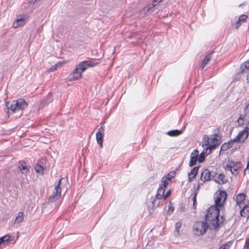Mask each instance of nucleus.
Returning a JSON list of instances; mask_svg holds the SVG:
<instances>
[{
	"label": "nucleus",
	"mask_w": 249,
	"mask_h": 249,
	"mask_svg": "<svg viewBox=\"0 0 249 249\" xmlns=\"http://www.w3.org/2000/svg\"><path fill=\"white\" fill-rule=\"evenodd\" d=\"M225 219L222 215L219 218V209L217 206H211L207 210L205 220L211 230H215L223 224Z\"/></svg>",
	"instance_id": "f257e3e1"
},
{
	"label": "nucleus",
	"mask_w": 249,
	"mask_h": 249,
	"mask_svg": "<svg viewBox=\"0 0 249 249\" xmlns=\"http://www.w3.org/2000/svg\"><path fill=\"white\" fill-rule=\"evenodd\" d=\"M28 103L23 99L19 98L17 100L9 101L6 103L5 106L7 108V114L16 113L19 110H23L27 107Z\"/></svg>",
	"instance_id": "f03ea898"
},
{
	"label": "nucleus",
	"mask_w": 249,
	"mask_h": 249,
	"mask_svg": "<svg viewBox=\"0 0 249 249\" xmlns=\"http://www.w3.org/2000/svg\"><path fill=\"white\" fill-rule=\"evenodd\" d=\"M98 62L89 60L83 61L79 63L73 71V77L74 79H79L82 76V73L87 69L93 67L98 64Z\"/></svg>",
	"instance_id": "7ed1b4c3"
},
{
	"label": "nucleus",
	"mask_w": 249,
	"mask_h": 249,
	"mask_svg": "<svg viewBox=\"0 0 249 249\" xmlns=\"http://www.w3.org/2000/svg\"><path fill=\"white\" fill-rule=\"evenodd\" d=\"M221 138L217 134L211 135L210 137L205 135L204 136V143L203 146H207L205 148L206 151H208V153H210L211 151L217 147L221 143Z\"/></svg>",
	"instance_id": "20e7f679"
},
{
	"label": "nucleus",
	"mask_w": 249,
	"mask_h": 249,
	"mask_svg": "<svg viewBox=\"0 0 249 249\" xmlns=\"http://www.w3.org/2000/svg\"><path fill=\"white\" fill-rule=\"evenodd\" d=\"M209 226L207 222L204 221L196 222L194 226L193 232L197 236L204 234Z\"/></svg>",
	"instance_id": "39448f33"
},
{
	"label": "nucleus",
	"mask_w": 249,
	"mask_h": 249,
	"mask_svg": "<svg viewBox=\"0 0 249 249\" xmlns=\"http://www.w3.org/2000/svg\"><path fill=\"white\" fill-rule=\"evenodd\" d=\"M242 164L240 162H234L232 160H229V162L224 165V168L226 171H231V174L237 176L238 170L241 168Z\"/></svg>",
	"instance_id": "423d86ee"
},
{
	"label": "nucleus",
	"mask_w": 249,
	"mask_h": 249,
	"mask_svg": "<svg viewBox=\"0 0 249 249\" xmlns=\"http://www.w3.org/2000/svg\"><path fill=\"white\" fill-rule=\"evenodd\" d=\"M216 175V173L215 172H211L210 170L208 169H204L200 176V180L202 182L198 183L197 189H198L200 185H202L205 182L209 181L212 178H214Z\"/></svg>",
	"instance_id": "0eeeda50"
},
{
	"label": "nucleus",
	"mask_w": 249,
	"mask_h": 249,
	"mask_svg": "<svg viewBox=\"0 0 249 249\" xmlns=\"http://www.w3.org/2000/svg\"><path fill=\"white\" fill-rule=\"evenodd\" d=\"M62 178L60 179L57 183H55L54 191L53 192V194L48 197L49 201L51 202H53L57 200L61 196V188H60V184L61 183Z\"/></svg>",
	"instance_id": "6e6552de"
},
{
	"label": "nucleus",
	"mask_w": 249,
	"mask_h": 249,
	"mask_svg": "<svg viewBox=\"0 0 249 249\" xmlns=\"http://www.w3.org/2000/svg\"><path fill=\"white\" fill-rule=\"evenodd\" d=\"M249 127L246 126L245 129L240 131L237 136L232 140V142H244L246 139H247L249 136Z\"/></svg>",
	"instance_id": "1a4fd4ad"
},
{
	"label": "nucleus",
	"mask_w": 249,
	"mask_h": 249,
	"mask_svg": "<svg viewBox=\"0 0 249 249\" xmlns=\"http://www.w3.org/2000/svg\"><path fill=\"white\" fill-rule=\"evenodd\" d=\"M227 196V193L225 191H219L218 194L215 200V206H217L218 207V206L221 207L223 206L224 202L226 199Z\"/></svg>",
	"instance_id": "9d476101"
},
{
	"label": "nucleus",
	"mask_w": 249,
	"mask_h": 249,
	"mask_svg": "<svg viewBox=\"0 0 249 249\" xmlns=\"http://www.w3.org/2000/svg\"><path fill=\"white\" fill-rule=\"evenodd\" d=\"M105 132V127L101 126L98 130L96 135V139L97 143L100 145L101 147H103V137Z\"/></svg>",
	"instance_id": "9b49d317"
},
{
	"label": "nucleus",
	"mask_w": 249,
	"mask_h": 249,
	"mask_svg": "<svg viewBox=\"0 0 249 249\" xmlns=\"http://www.w3.org/2000/svg\"><path fill=\"white\" fill-rule=\"evenodd\" d=\"M18 165V169L22 174L27 175L29 173L30 166H28L24 160H20Z\"/></svg>",
	"instance_id": "f8f14e48"
},
{
	"label": "nucleus",
	"mask_w": 249,
	"mask_h": 249,
	"mask_svg": "<svg viewBox=\"0 0 249 249\" xmlns=\"http://www.w3.org/2000/svg\"><path fill=\"white\" fill-rule=\"evenodd\" d=\"M199 152L197 150H194L191 154L190 160L189 161V166L192 167L196 164L198 161Z\"/></svg>",
	"instance_id": "ddd939ff"
},
{
	"label": "nucleus",
	"mask_w": 249,
	"mask_h": 249,
	"mask_svg": "<svg viewBox=\"0 0 249 249\" xmlns=\"http://www.w3.org/2000/svg\"><path fill=\"white\" fill-rule=\"evenodd\" d=\"M157 199L156 197H152L149 201L146 203L148 209L150 213H151V211H153L156 208Z\"/></svg>",
	"instance_id": "4468645a"
},
{
	"label": "nucleus",
	"mask_w": 249,
	"mask_h": 249,
	"mask_svg": "<svg viewBox=\"0 0 249 249\" xmlns=\"http://www.w3.org/2000/svg\"><path fill=\"white\" fill-rule=\"evenodd\" d=\"M213 53V52L211 51L206 54L204 59L202 61L201 63L199 65V67L202 68V69L204 68L210 60Z\"/></svg>",
	"instance_id": "2eb2a0df"
},
{
	"label": "nucleus",
	"mask_w": 249,
	"mask_h": 249,
	"mask_svg": "<svg viewBox=\"0 0 249 249\" xmlns=\"http://www.w3.org/2000/svg\"><path fill=\"white\" fill-rule=\"evenodd\" d=\"M165 189V188L163 187H159L157 191V194L155 196V197H156L158 199H161V198L163 199Z\"/></svg>",
	"instance_id": "dca6fc26"
},
{
	"label": "nucleus",
	"mask_w": 249,
	"mask_h": 249,
	"mask_svg": "<svg viewBox=\"0 0 249 249\" xmlns=\"http://www.w3.org/2000/svg\"><path fill=\"white\" fill-rule=\"evenodd\" d=\"M234 142H232V140H230L228 142L224 143L221 146V151H226L230 148L232 147Z\"/></svg>",
	"instance_id": "f3484780"
},
{
	"label": "nucleus",
	"mask_w": 249,
	"mask_h": 249,
	"mask_svg": "<svg viewBox=\"0 0 249 249\" xmlns=\"http://www.w3.org/2000/svg\"><path fill=\"white\" fill-rule=\"evenodd\" d=\"M208 151H209V150L206 151L205 148V149H204L203 151L200 153V154L199 155H198V161L199 163L203 162L205 160V155H208L210 154V153H208Z\"/></svg>",
	"instance_id": "a211bd4d"
},
{
	"label": "nucleus",
	"mask_w": 249,
	"mask_h": 249,
	"mask_svg": "<svg viewBox=\"0 0 249 249\" xmlns=\"http://www.w3.org/2000/svg\"><path fill=\"white\" fill-rule=\"evenodd\" d=\"M240 72L244 73L249 70V61H247L240 66Z\"/></svg>",
	"instance_id": "6ab92c4d"
},
{
	"label": "nucleus",
	"mask_w": 249,
	"mask_h": 249,
	"mask_svg": "<svg viewBox=\"0 0 249 249\" xmlns=\"http://www.w3.org/2000/svg\"><path fill=\"white\" fill-rule=\"evenodd\" d=\"M225 176L223 174H220L217 179H214L215 182L220 184H223L226 182V180L225 179Z\"/></svg>",
	"instance_id": "aec40b11"
},
{
	"label": "nucleus",
	"mask_w": 249,
	"mask_h": 249,
	"mask_svg": "<svg viewBox=\"0 0 249 249\" xmlns=\"http://www.w3.org/2000/svg\"><path fill=\"white\" fill-rule=\"evenodd\" d=\"M25 24V20L22 18L17 19L13 23V26L15 28H18L19 26H22Z\"/></svg>",
	"instance_id": "412c9836"
},
{
	"label": "nucleus",
	"mask_w": 249,
	"mask_h": 249,
	"mask_svg": "<svg viewBox=\"0 0 249 249\" xmlns=\"http://www.w3.org/2000/svg\"><path fill=\"white\" fill-rule=\"evenodd\" d=\"M182 133V131L175 129L173 130H170L167 132V135H168L170 136L174 137V136H178L179 135H180Z\"/></svg>",
	"instance_id": "4be33fe9"
},
{
	"label": "nucleus",
	"mask_w": 249,
	"mask_h": 249,
	"mask_svg": "<svg viewBox=\"0 0 249 249\" xmlns=\"http://www.w3.org/2000/svg\"><path fill=\"white\" fill-rule=\"evenodd\" d=\"M200 167V166L194 167L191 170V172L188 173V176L193 175L192 178H195L198 173V169Z\"/></svg>",
	"instance_id": "5701e85b"
},
{
	"label": "nucleus",
	"mask_w": 249,
	"mask_h": 249,
	"mask_svg": "<svg viewBox=\"0 0 249 249\" xmlns=\"http://www.w3.org/2000/svg\"><path fill=\"white\" fill-rule=\"evenodd\" d=\"M249 206H245L240 211V214L242 216L246 217L249 215Z\"/></svg>",
	"instance_id": "b1692460"
},
{
	"label": "nucleus",
	"mask_w": 249,
	"mask_h": 249,
	"mask_svg": "<svg viewBox=\"0 0 249 249\" xmlns=\"http://www.w3.org/2000/svg\"><path fill=\"white\" fill-rule=\"evenodd\" d=\"M246 196L243 194H240L236 196V202L240 205L245 200Z\"/></svg>",
	"instance_id": "393cba45"
},
{
	"label": "nucleus",
	"mask_w": 249,
	"mask_h": 249,
	"mask_svg": "<svg viewBox=\"0 0 249 249\" xmlns=\"http://www.w3.org/2000/svg\"><path fill=\"white\" fill-rule=\"evenodd\" d=\"M24 219V214L22 212H20L18 213V216H17L15 219L16 223H20L22 221H23Z\"/></svg>",
	"instance_id": "a878e982"
},
{
	"label": "nucleus",
	"mask_w": 249,
	"mask_h": 249,
	"mask_svg": "<svg viewBox=\"0 0 249 249\" xmlns=\"http://www.w3.org/2000/svg\"><path fill=\"white\" fill-rule=\"evenodd\" d=\"M171 179L170 177H163L161 179V182L162 183V185L160 186V187H163L164 188L166 187L167 185L168 184V180H170Z\"/></svg>",
	"instance_id": "bb28decb"
},
{
	"label": "nucleus",
	"mask_w": 249,
	"mask_h": 249,
	"mask_svg": "<svg viewBox=\"0 0 249 249\" xmlns=\"http://www.w3.org/2000/svg\"><path fill=\"white\" fill-rule=\"evenodd\" d=\"M35 170L36 172L39 174H43L44 168L42 166L39 164H37L35 165Z\"/></svg>",
	"instance_id": "cd10ccee"
},
{
	"label": "nucleus",
	"mask_w": 249,
	"mask_h": 249,
	"mask_svg": "<svg viewBox=\"0 0 249 249\" xmlns=\"http://www.w3.org/2000/svg\"><path fill=\"white\" fill-rule=\"evenodd\" d=\"M10 237L11 236L8 234L0 237V245L3 242L8 241L10 239Z\"/></svg>",
	"instance_id": "c85d7f7f"
},
{
	"label": "nucleus",
	"mask_w": 249,
	"mask_h": 249,
	"mask_svg": "<svg viewBox=\"0 0 249 249\" xmlns=\"http://www.w3.org/2000/svg\"><path fill=\"white\" fill-rule=\"evenodd\" d=\"M174 210V207L172 206V203L170 202V204L168 205V210L167 211V214H171L172 213H173V211Z\"/></svg>",
	"instance_id": "c756f323"
},
{
	"label": "nucleus",
	"mask_w": 249,
	"mask_h": 249,
	"mask_svg": "<svg viewBox=\"0 0 249 249\" xmlns=\"http://www.w3.org/2000/svg\"><path fill=\"white\" fill-rule=\"evenodd\" d=\"M181 223L180 222H178L175 224V231L179 232V229L181 227Z\"/></svg>",
	"instance_id": "7c9ffc66"
},
{
	"label": "nucleus",
	"mask_w": 249,
	"mask_h": 249,
	"mask_svg": "<svg viewBox=\"0 0 249 249\" xmlns=\"http://www.w3.org/2000/svg\"><path fill=\"white\" fill-rule=\"evenodd\" d=\"M247 18L248 16L246 15L243 14L240 16V17L238 18V20H239V21L244 22L246 21Z\"/></svg>",
	"instance_id": "2f4dec72"
},
{
	"label": "nucleus",
	"mask_w": 249,
	"mask_h": 249,
	"mask_svg": "<svg viewBox=\"0 0 249 249\" xmlns=\"http://www.w3.org/2000/svg\"><path fill=\"white\" fill-rule=\"evenodd\" d=\"M245 117H243V116L241 115L240 117L239 118V119H238V123L239 124H244V122L245 121Z\"/></svg>",
	"instance_id": "473e14b6"
},
{
	"label": "nucleus",
	"mask_w": 249,
	"mask_h": 249,
	"mask_svg": "<svg viewBox=\"0 0 249 249\" xmlns=\"http://www.w3.org/2000/svg\"><path fill=\"white\" fill-rule=\"evenodd\" d=\"M196 195H197V193H196L195 194V195L193 197V206H194V209H196Z\"/></svg>",
	"instance_id": "72a5a7b5"
},
{
	"label": "nucleus",
	"mask_w": 249,
	"mask_h": 249,
	"mask_svg": "<svg viewBox=\"0 0 249 249\" xmlns=\"http://www.w3.org/2000/svg\"><path fill=\"white\" fill-rule=\"evenodd\" d=\"M171 194V191L169 190L168 192H166L165 194L163 196V200H166L170 195Z\"/></svg>",
	"instance_id": "f704fd0d"
},
{
	"label": "nucleus",
	"mask_w": 249,
	"mask_h": 249,
	"mask_svg": "<svg viewBox=\"0 0 249 249\" xmlns=\"http://www.w3.org/2000/svg\"><path fill=\"white\" fill-rule=\"evenodd\" d=\"M30 4H34L36 2L40 1V0H28Z\"/></svg>",
	"instance_id": "c9c22d12"
},
{
	"label": "nucleus",
	"mask_w": 249,
	"mask_h": 249,
	"mask_svg": "<svg viewBox=\"0 0 249 249\" xmlns=\"http://www.w3.org/2000/svg\"><path fill=\"white\" fill-rule=\"evenodd\" d=\"M245 247L247 249H249V238L246 240Z\"/></svg>",
	"instance_id": "e433bc0d"
},
{
	"label": "nucleus",
	"mask_w": 249,
	"mask_h": 249,
	"mask_svg": "<svg viewBox=\"0 0 249 249\" xmlns=\"http://www.w3.org/2000/svg\"><path fill=\"white\" fill-rule=\"evenodd\" d=\"M241 25V21L238 20L235 23V28L238 29Z\"/></svg>",
	"instance_id": "4c0bfd02"
},
{
	"label": "nucleus",
	"mask_w": 249,
	"mask_h": 249,
	"mask_svg": "<svg viewBox=\"0 0 249 249\" xmlns=\"http://www.w3.org/2000/svg\"><path fill=\"white\" fill-rule=\"evenodd\" d=\"M162 0H153V5L157 4L158 3L160 2Z\"/></svg>",
	"instance_id": "58836bf2"
},
{
	"label": "nucleus",
	"mask_w": 249,
	"mask_h": 249,
	"mask_svg": "<svg viewBox=\"0 0 249 249\" xmlns=\"http://www.w3.org/2000/svg\"><path fill=\"white\" fill-rule=\"evenodd\" d=\"M193 178H192V177H191V176H189V178H188V181H189V182H191L193 181Z\"/></svg>",
	"instance_id": "ea45409f"
},
{
	"label": "nucleus",
	"mask_w": 249,
	"mask_h": 249,
	"mask_svg": "<svg viewBox=\"0 0 249 249\" xmlns=\"http://www.w3.org/2000/svg\"><path fill=\"white\" fill-rule=\"evenodd\" d=\"M157 200H158V201L156 202V208L157 207H159L160 205V199H157Z\"/></svg>",
	"instance_id": "a19ab883"
},
{
	"label": "nucleus",
	"mask_w": 249,
	"mask_h": 249,
	"mask_svg": "<svg viewBox=\"0 0 249 249\" xmlns=\"http://www.w3.org/2000/svg\"><path fill=\"white\" fill-rule=\"evenodd\" d=\"M226 245L221 246L218 249H225Z\"/></svg>",
	"instance_id": "79ce46f5"
},
{
	"label": "nucleus",
	"mask_w": 249,
	"mask_h": 249,
	"mask_svg": "<svg viewBox=\"0 0 249 249\" xmlns=\"http://www.w3.org/2000/svg\"><path fill=\"white\" fill-rule=\"evenodd\" d=\"M249 161H248V164H247V167L246 168V169H245V172H246V171H247V170L248 169H249Z\"/></svg>",
	"instance_id": "37998d69"
},
{
	"label": "nucleus",
	"mask_w": 249,
	"mask_h": 249,
	"mask_svg": "<svg viewBox=\"0 0 249 249\" xmlns=\"http://www.w3.org/2000/svg\"><path fill=\"white\" fill-rule=\"evenodd\" d=\"M249 104L246 106V107L245 108V111H246L248 109V108L249 107Z\"/></svg>",
	"instance_id": "c03bdc74"
},
{
	"label": "nucleus",
	"mask_w": 249,
	"mask_h": 249,
	"mask_svg": "<svg viewBox=\"0 0 249 249\" xmlns=\"http://www.w3.org/2000/svg\"><path fill=\"white\" fill-rule=\"evenodd\" d=\"M242 6V4H240V5H239V7H240V6Z\"/></svg>",
	"instance_id": "a18cd8bd"
}]
</instances>
